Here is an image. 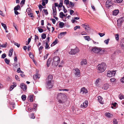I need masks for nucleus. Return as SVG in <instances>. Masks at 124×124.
Here are the masks:
<instances>
[{
  "label": "nucleus",
  "mask_w": 124,
  "mask_h": 124,
  "mask_svg": "<svg viewBox=\"0 0 124 124\" xmlns=\"http://www.w3.org/2000/svg\"><path fill=\"white\" fill-rule=\"evenodd\" d=\"M84 37L85 40H87L88 41L91 40V39L88 36H84Z\"/></svg>",
  "instance_id": "nucleus-25"
},
{
  "label": "nucleus",
  "mask_w": 124,
  "mask_h": 124,
  "mask_svg": "<svg viewBox=\"0 0 124 124\" xmlns=\"http://www.w3.org/2000/svg\"><path fill=\"white\" fill-rule=\"evenodd\" d=\"M1 25L3 27L4 29L5 30H6L7 29V27L6 25L3 23H1Z\"/></svg>",
  "instance_id": "nucleus-34"
},
{
  "label": "nucleus",
  "mask_w": 124,
  "mask_h": 124,
  "mask_svg": "<svg viewBox=\"0 0 124 124\" xmlns=\"http://www.w3.org/2000/svg\"><path fill=\"white\" fill-rule=\"evenodd\" d=\"M4 60L6 63L7 64H8L10 62V60L8 59L7 58H6Z\"/></svg>",
  "instance_id": "nucleus-32"
},
{
  "label": "nucleus",
  "mask_w": 124,
  "mask_h": 124,
  "mask_svg": "<svg viewBox=\"0 0 124 124\" xmlns=\"http://www.w3.org/2000/svg\"><path fill=\"white\" fill-rule=\"evenodd\" d=\"M116 70L110 71H108L107 73V75L108 77H111L115 76L116 73Z\"/></svg>",
  "instance_id": "nucleus-4"
},
{
  "label": "nucleus",
  "mask_w": 124,
  "mask_h": 124,
  "mask_svg": "<svg viewBox=\"0 0 124 124\" xmlns=\"http://www.w3.org/2000/svg\"><path fill=\"white\" fill-rule=\"evenodd\" d=\"M121 81L122 82L124 83V77L121 79Z\"/></svg>",
  "instance_id": "nucleus-64"
},
{
  "label": "nucleus",
  "mask_w": 124,
  "mask_h": 124,
  "mask_svg": "<svg viewBox=\"0 0 124 124\" xmlns=\"http://www.w3.org/2000/svg\"><path fill=\"white\" fill-rule=\"evenodd\" d=\"M112 104L113 106L116 107V105H117V103L116 102H114Z\"/></svg>",
  "instance_id": "nucleus-63"
},
{
  "label": "nucleus",
  "mask_w": 124,
  "mask_h": 124,
  "mask_svg": "<svg viewBox=\"0 0 124 124\" xmlns=\"http://www.w3.org/2000/svg\"><path fill=\"white\" fill-rule=\"evenodd\" d=\"M38 31L39 32L41 33V32H43V29L40 28H39V27H38Z\"/></svg>",
  "instance_id": "nucleus-45"
},
{
  "label": "nucleus",
  "mask_w": 124,
  "mask_h": 124,
  "mask_svg": "<svg viewBox=\"0 0 124 124\" xmlns=\"http://www.w3.org/2000/svg\"><path fill=\"white\" fill-rule=\"evenodd\" d=\"M98 100L99 102L101 104H102L103 102L102 101V97L101 96H99L98 97Z\"/></svg>",
  "instance_id": "nucleus-21"
},
{
  "label": "nucleus",
  "mask_w": 124,
  "mask_h": 124,
  "mask_svg": "<svg viewBox=\"0 0 124 124\" xmlns=\"http://www.w3.org/2000/svg\"><path fill=\"white\" fill-rule=\"evenodd\" d=\"M31 37L30 38H29L28 39V42H27V44L26 43V45H27L28 44H29L30 42V41H31Z\"/></svg>",
  "instance_id": "nucleus-53"
},
{
  "label": "nucleus",
  "mask_w": 124,
  "mask_h": 124,
  "mask_svg": "<svg viewBox=\"0 0 124 124\" xmlns=\"http://www.w3.org/2000/svg\"><path fill=\"white\" fill-rule=\"evenodd\" d=\"M109 39H108L107 40H105L104 41V42L107 45L108 44L109 42Z\"/></svg>",
  "instance_id": "nucleus-48"
},
{
  "label": "nucleus",
  "mask_w": 124,
  "mask_h": 124,
  "mask_svg": "<svg viewBox=\"0 0 124 124\" xmlns=\"http://www.w3.org/2000/svg\"><path fill=\"white\" fill-rule=\"evenodd\" d=\"M21 98L23 101H25L26 100V96L25 95H23L22 96Z\"/></svg>",
  "instance_id": "nucleus-33"
},
{
  "label": "nucleus",
  "mask_w": 124,
  "mask_h": 124,
  "mask_svg": "<svg viewBox=\"0 0 124 124\" xmlns=\"http://www.w3.org/2000/svg\"><path fill=\"white\" fill-rule=\"evenodd\" d=\"M25 0H22L20 3V4H23L25 3Z\"/></svg>",
  "instance_id": "nucleus-60"
},
{
  "label": "nucleus",
  "mask_w": 124,
  "mask_h": 124,
  "mask_svg": "<svg viewBox=\"0 0 124 124\" xmlns=\"http://www.w3.org/2000/svg\"><path fill=\"white\" fill-rule=\"evenodd\" d=\"M99 34L101 37H102L105 35V34L103 33H99Z\"/></svg>",
  "instance_id": "nucleus-56"
},
{
  "label": "nucleus",
  "mask_w": 124,
  "mask_h": 124,
  "mask_svg": "<svg viewBox=\"0 0 124 124\" xmlns=\"http://www.w3.org/2000/svg\"><path fill=\"white\" fill-rule=\"evenodd\" d=\"M53 78V76L51 75H49L46 80V86L48 89L52 88L53 85V83L51 81Z\"/></svg>",
  "instance_id": "nucleus-1"
},
{
  "label": "nucleus",
  "mask_w": 124,
  "mask_h": 124,
  "mask_svg": "<svg viewBox=\"0 0 124 124\" xmlns=\"http://www.w3.org/2000/svg\"><path fill=\"white\" fill-rule=\"evenodd\" d=\"M106 67V64L104 62L99 64L97 66L98 69L99 71L100 72H102L105 71Z\"/></svg>",
  "instance_id": "nucleus-2"
},
{
  "label": "nucleus",
  "mask_w": 124,
  "mask_h": 124,
  "mask_svg": "<svg viewBox=\"0 0 124 124\" xmlns=\"http://www.w3.org/2000/svg\"><path fill=\"white\" fill-rule=\"evenodd\" d=\"M14 45L18 47H19L20 46V44H19L15 42L14 43Z\"/></svg>",
  "instance_id": "nucleus-49"
},
{
  "label": "nucleus",
  "mask_w": 124,
  "mask_h": 124,
  "mask_svg": "<svg viewBox=\"0 0 124 124\" xmlns=\"http://www.w3.org/2000/svg\"><path fill=\"white\" fill-rule=\"evenodd\" d=\"M29 56L30 57L31 59H33L34 58L33 55L31 54V53H30L29 54Z\"/></svg>",
  "instance_id": "nucleus-47"
},
{
  "label": "nucleus",
  "mask_w": 124,
  "mask_h": 124,
  "mask_svg": "<svg viewBox=\"0 0 124 124\" xmlns=\"http://www.w3.org/2000/svg\"><path fill=\"white\" fill-rule=\"evenodd\" d=\"M64 15V14L63 12H61L59 14V15L60 16V17L61 18H62L63 17V15Z\"/></svg>",
  "instance_id": "nucleus-39"
},
{
  "label": "nucleus",
  "mask_w": 124,
  "mask_h": 124,
  "mask_svg": "<svg viewBox=\"0 0 124 124\" xmlns=\"http://www.w3.org/2000/svg\"><path fill=\"white\" fill-rule=\"evenodd\" d=\"M74 11L73 10H71L70 11V14L71 15H72L74 13Z\"/></svg>",
  "instance_id": "nucleus-61"
},
{
  "label": "nucleus",
  "mask_w": 124,
  "mask_h": 124,
  "mask_svg": "<svg viewBox=\"0 0 124 124\" xmlns=\"http://www.w3.org/2000/svg\"><path fill=\"white\" fill-rule=\"evenodd\" d=\"M41 37L43 39H45L46 37V35L45 34L43 33L41 35Z\"/></svg>",
  "instance_id": "nucleus-38"
},
{
  "label": "nucleus",
  "mask_w": 124,
  "mask_h": 124,
  "mask_svg": "<svg viewBox=\"0 0 124 124\" xmlns=\"http://www.w3.org/2000/svg\"><path fill=\"white\" fill-rule=\"evenodd\" d=\"M40 77V75L39 74H36L33 75V78L34 80H36L37 78H39Z\"/></svg>",
  "instance_id": "nucleus-19"
},
{
  "label": "nucleus",
  "mask_w": 124,
  "mask_h": 124,
  "mask_svg": "<svg viewBox=\"0 0 124 124\" xmlns=\"http://www.w3.org/2000/svg\"><path fill=\"white\" fill-rule=\"evenodd\" d=\"M13 51V49L12 48L11 49L9 50V54H8V56H9L10 57L12 56Z\"/></svg>",
  "instance_id": "nucleus-26"
},
{
  "label": "nucleus",
  "mask_w": 124,
  "mask_h": 124,
  "mask_svg": "<svg viewBox=\"0 0 124 124\" xmlns=\"http://www.w3.org/2000/svg\"><path fill=\"white\" fill-rule=\"evenodd\" d=\"M118 97L120 100H122L123 99H124V95H123L119 94L118 96Z\"/></svg>",
  "instance_id": "nucleus-30"
},
{
  "label": "nucleus",
  "mask_w": 124,
  "mask_h": 124,
  "mask_svg": "<svg viewBox=\"0 0 124 124\" xmlns=\"http://www.w3.org/2000/svg\"><path fill=\"white\" fill-rule=\"evenodd\" d=\"M88 101H85L83 103V104H82L81 105V107H84V108H86L87 106L88 105Z\"/></svg>",
  "instance_id": "nucleus-13"
},
{
  "label": "nucleus",
  "mask_w": 124,
  "mask_h": 124,
  "mask_svg": "<svg viewBox=\"0 0 124 124\" xmlns=\"http://www.w3.org/2000/svg\"><path fill=\"white\" fill-rule=\"evenodd\" d=\"M20 8V6L19 5H17L14 8V11H17Z\"/></svg>",
  "instance_id": "nucleus-27"
},
{
  "label": "nucleus",
  "mask_w": 124,
  "mask_h": 124,
  "mask_svg": "<svg viewBox=\"0 0 124 124\" xmlns=\"http://www.w3.org/2000/svg\"><path fill=\"white\" fill-rule=\"evenodd\" d=\"M51 20L52 21L53 23L54 24L55 23L56 21L53 18H52L51 19Z\"/></svg>",
  "instance_id": "nucleus-55"
},
{
  "label": "nucleus",
  "mask_w": 124,
  "mask_h": 124,
  "mask_svg": "<svg viewBox=\"0 0 124 124\" xmlns=\"http://www.w3.org/2000/svg\"><path fill=\"white\" fill-rule=\"evenodd\" d=\"M59 90L60 91H69V90L68 89H59Z\"/></svg>",
  "instance_id": "nucleus-44"
},
{
  "label": "nucleus",
  "mask_w": 124,
  "mask_h": 124,
  "mask_svg": "<svg viewBox=\"0 0 124 124\" xmlns=\"http://www.w3.org/2000/svg\"><path fill=\"white\" fill-rule=\"evenodd\" d=\"M6 54H3L1 55V58H4L6 57Z\"/></svg>",
  "instance_id": "nucleus-52"
},
{
  "label": "nucleus",
  "mask_w": 124,
  "mask_h": 124,
  "mask_svg": "<svg viewBox=\"0 0 124 124\" xmlns=\"http://www.w3.org/2000/svg\"><path fill=\"white\" fill-rule=\"evenodd\" d=\"M75 71H76L75 73V74L77 76L79 77L80 76L79 74L80 72V70L78 69L77 68L75 69Z\"/></svg>",
  "instance_id": "nucleus-16"
},
{
  "label": "nucleus",
  "mask_w": 124,
  "mask_h": 124,
  "mask_svg": "<svg viewBox=\"0 0 124 124\" xmlns=\"http://www.w3.org/2000/svg\"><path fill=\"white\" fill-rule=\"evenodd\" d=\"M116 80V79L114 78H112L110 79V81L111 82H114Z\"/></svg>",
  "instance_id": "nucleus-58"
},
{
  "label": "nucleus",
  "mask_w": 124,
  "mask_h": 124,
  "mask_svg": "<svg viewBox=\"0 0 124 124\" xmlns=\"http://www.w3.org/2000/svg\"><path fill=\"white\" fill-rule=\"evenodd\" d=\"M85 29L86 31L88 32L90 30V28L88 26L86 25L85 28Z\"/></svg>",
  "instance_id": "nucleus-28"
},
{
  "label": "nucleus",
  "mask_w": 124,
  "mask_h": 124,
  "mask_svg": "<svg viewBox=\"0 0 124 124\" xmlns=\"http://www.w3.org/2000/svg\"><path fill=\"white\" fill-rule=\"evenodd\" d=\"M33 95H29L28 97V100L30 101L31 102H32L33 101Z\"/></svg>",
  "instance_id": "nucleus-18"
},
{
  "label": "nucleus",
  "mask_w": 124,
  "mask_h": 124,
  "mask_svg": "<svg viewBox=\"0 0 124 124\" xmlns=\"http://www.w3.org/2000/svg\"><path fill=\"white\" fill-rule=\"evenodd\" d=\"M109 85L108 84H105L102 86V89L105 90H107L109 87Z\"/></svg>",
  "instance_id": "nucleus-10"
},
{
  "label": "nucleus",
  "mask_w": 124,
  "mask_h": 124,
  "mask_svg": "<svg viewBox=\"0 0 124 124\" xmlns=\"http://www.w3.org/2000/svg\"><path fill=\"white\" fill-rule=\"evenodd\" d=\"M105 116L108 118H110L111 117V116L112 115H111L110 113L109 112H106L105 113Z\"/></svg>",
  "instance_id": "nucleus-23"
},
{
  "label": "nucleus",
  "mask_w": 124,
  "mask_h": 124,
  "mask_svg": "<svg viewBox=\"0 0 124 124\" xmlns=\"http://www.w3.org/2000/svg\"><path fill=\"white\" fill-rule=\"evenodd\" d=\"M66 33V32H64L61 33L58 35V38H61L63 37Z\"/></svg>",
  "instance_id": "nucleus-12"
},
{
  "label": "nucleus",
  "mask_w": 124,
  "mask_h": 124,
  "mask_svg": "<svg viewBox=\"0 0 124 124\" xmlns=\"http://www.w3.org/2000/svg\"><path fill=\"white\" fill-rule=\"evenodd\" d=\"M121 52V50H116L114 52V54H118L119 53Z\"/></svg>",
  "instance_id": "nucleus-22"
},
{
  "label": "nucleus",
  "mask_w": 124,
  "mask_h": 124,
  "mask_svg": "<svg viewBox=\"0 0 124 124\" xmlns=\"http://www.w3.org/2000/svg\"><path fill=\"white\" fill-rule=\"evenodd\" d=\"M49 42H46V46L45 47V48L46 49H49L50 47H49V45H48V43Z\"/></svg>",
  "instance_id": "nucleus-29"
},
{
  "label": "nucleus",
  "mask_w": 124,
  "mask_h": 124,
  "mask_svg": "<svg viewBox=\"0 0 124 124\" xmlns=\"http://www.w3.org/2000/svg\"><path fill=\"white\" fill-rule=\"evenodd\" d=\"M35 42L36 41V40L37 39H38L39 38L38 36H37L36 35H35Z\"/></svg>",
  "instance_id": "nucleus-57"
},
{
  "label": "nucleus",
  "mask_w": 124,
  "mask_h": 124,
  "mask_svg": "<svg viewBox=\"0 0 124 124\" xmlns=\"http://www.w3.org/2000/svg\"><path fill=\"white\" fill-rule=\"evenodd\" d=\"M79 51V49L78 48L75 49H71L70 51L69 52V54L72 55H74Z\"/></svg>",
  "instance_id": "nucleus-5"
},
{
  "label": "nucleus",
  "mask_w": 124,
  "mask_h": 124,
  "mask_svg": "<svg viewBox=\"0 0 124 124\" xmlns=\"http://www.w3.org/2000/svg\"><path fill=\"white\" fill-rule=\"evenodd\" d=\"M43 10L44 11V12L45 13V15H47L48 14V13L47 11V10L45 9H43Z\"/></svg>",
  "instance_id": "nucleus-46"
},
{
  "label": "nucleus",
  "mask_w": 124,
  "mask_h": 124,
  "mask_svg": "<svg viewBox=\"0 0 124 124\" xmlns=\"http://www.w3.org/2000/svg\"><path fill=\"white\" fill-rule=\"evenodd\" d=\"M13 26H14V27L15 28V29H16V30L17 31V26L16 25L15 23H13Z\"/></svg>",
  "instance_id": "nucleus-62"
},
{
  "label": "nucleus",
  "mask_w": 124,
  "mask_h": 124,
  "mask_svg": "<svg viewBox=\"0 0 124 124\" xmlns=\"http://www.w3.org/2000/svg\"><path fill=\"white\" fill-rule=\"evenodd\" d=\"M100 79H97L96 80L95 83V85H97L99 84V80Z\"/></svg>",
  "instance_id": "nucleus-37"
},
{
  "label": "nucleus",
  "mask_w": 124,
  "mask_h": 124,
  "mask_svg": "<svg viewBox=\"0 0 124 124\" xmlns=\"http://www.w3.org/2000/svg\"><path fill=\"white\" fill-rule=\"evenodd\" d=\"M87 63L86 60L85 59H83L81 61L80 64L81 65H86Z\"/></svg>",
  "instance_id": "nucleus-15"
},
{
  "label": "nucleus",
  "mask_w": 124,
  "mask_h": 124,
  "mask_svg": "<svg viewBox=\"0 0 124 124\" xmlns=\"http://www.w3.org/2000/svg\"><path fill=\"white\" fill-rule=\"evenodd\" d=\"M60 58L57 56H55L53 59V61L52 63V64L54 66H57L59 63L60 62Z\"/></svg>",
  "instance_id": "nucleus-3"
},
{
  "label": "nucleus",
  "mask_w": 124,
  "mask_h": 124,
  "mask_svg": "<svg viewBox=\"0 0 124 124\" xmlns=\"http://www.w3.org/2000/svg\"><path fill=\"white\" fill-rule=\"evenodd\" d=\"M20 87L22 89L23 91H25L27 89V87L26 85L24 84L23 83H22L20 84Z\"/></svg>",
  "instance_id": "nucleus-8"
},
{
  "label": "nucleus",
  "mask_w": 124,
  "mask_h": 124,
  "mask_svg": "<svg viewBox=\"0 0 124 124\" xmlns=\"http://www.w3.org/2000/svg\"><path fill=\"white\" fill-rule=\"evenodd\" d=\"M51 59L49 58L48 59L47 63V67H48L50 65L51 62Z\"/></svg>",
  "instance_id": "nucleus-24"
},
{
  "label": "nucleus",
  "mask_w": 124,
  "mask_h": 124,
  "mask_svg": "<svg viewBox=\"0 0 124 124\" xmlns=\"http://www.w3.org/2000/svg\"><path fill=\"white\" fill-rule=\"evenodd\" d=\"M48 54H46V55H45L44 56V60L47 58V57L48 56Z\"/></svg>",
  "instance_id": "nucleus-59"
},
{
  "label": "nucleus",
  "mask_w": 124,
  "mask_h": 124,
  "mask_svg": "<svg viewBox=\"0 0 124 124\" xmlns=\"http://www.w3.org/2000/svg\"><path fill=\"white\" fill-rule=\"evenodd\" d=\"M101 50L100 48H98L97 47H94L93 48L92 50L94 52L96 53H98L100 52Z\"/></svg>",
  "instance_id": "nucleus-9"
},
{
  "label": "nucleus",
  "mask_w": 124,
  "mask_h": 124,
  "mask_svg": "<svg viewBox=\"0 0 124 124\" xmlns=\"http://www.w3.org/2000/svg\"><path fill=\"white\" fill-rule=\"evenodd\" d=\"M8 44L7 42H5V43L1 46V47H6L7 45Z\"/></svg>",
  "instance_id": "nucleus-36"
},
{
  "label": "nucleus",
  "mask_w": 124,
  "mask_h": 124,
  "mask_svg": "<svg viewBox=\"0 0 124 124\" xmlns=\"http://www.w3.org/2000/svg\"><path fill=\"white\" fill-rule=\"evenodd\" d=\"M59 26L61 28H62L63 27L64 25V23L62 22H60L59 23Z\"/></svg>",
  "instance_id": "nucleus-40"
},
{
  "label": "nucleus",
  "mask_w": 124,
  "mask_h": 124,
  "mask_svg": "<svg viewBox=\"0 0 124 124\" xmlns=\"http://www.w3.org/2000/svg\"><path fill=\"white\" fill-rule=\"evenodd\" d=\"M81 93H82L83 94H86L87 93V90L85 87H83L81 89Z\"/></svg>",
  "instance_id": "nucleus-14"
},
{
  "label": "nucleus",
  "mask_w": 124,
  "mask_h": 124,
  "mask_svg": "<svg viewBox=\"0 0 124 124\" xmlns=\"http://www.w3.org/2000/svg\"><path fill=\"white\" fill-rule=\"evenodd\" d=\"M57 40H55L51 44V45H53V46L55 45L57 43Z\"/></svg>",
  "instance_id": "nucleus-41"
},
{
  "label": "nucleus",
  "mask_w": 124,
  "mask_h": 124,
  "mask_svg": "<svg viewBox=\"0 0 124 124\" xmlns=\"http://www.w3.org/2000/svg\"><path fill=\"white\" fill-rule=\"evenodd\" d=\"M113 123L114 124H118V122L116 119H114L113 120Z\"/></svg>",
  "instance_id": "nucleus-42"
},
{
  "label": "nucleus",
  "mask_w": 124,
  "mask_h": 124,
  "mask_svg": "<svg viewBox=\"0 0 124 124\" xmlns=\"http://www.w3.org/2000/svg\"><path fill=\"white\" fill-rule=\"evenodd\" d=\"M115 38L116 40H118L119 39V35L117 34L115 36Z\"/></svg>",
  "instance_id": "nucleus-54"
},
{
  "label": "nucleus",
  "mask_w": 124,
  "mask_h": 124,
  "mask_svg": "<svg viewBox=\"0 0 124 124\" xmlns=\"http://www.w3.org/2000/svg\"><path fill=\"white\" fill-rule=\"evenodd\" d=\"M58 97L60 98L61 97L62 99L64 100L66 98V96L65 94L62 93H60L58 95Z\"/></svg>",
  "instance_id": "nucleus-7"
},
{
  "label": "nucleus",
  "mask_w": 124,
  "mask_h": 124,
  "mask_svg": "<svg viewBox=\"0 0 124 124\" xmlns=\"http://www.w3.org/2000/svg\"><path fill=\"white\" fill-rule=\"evenodd\" d=\"M119 12V11L118 10H115L113 12V15L114 16H116L118 14Z\"/></svg>",
  "instance_id": "nucleus-20"
},
{
  "label": "nucleus",
  "mask_w": 124,
  "mask_h": 124,
  "mask_svg": "<svg viewBox=\"0 0 124 124\" xmlns=\"http://www.w3.org/2000/svg\"><path fill=\"white\" fill-rule=\"evenodd\" d=\"M116 3H120L122 2L123 0H114Z\"/></svg>",
  "instance_id": "nucleus-50"
},
{
  "label": "nucleus",
  "mask_w": 124,
  "mask_h": 124,
  "mask_svg": "<svg viewBox=\"0 0 124 124\" xmlns=\"http://www.w3.org/2000/svg\"><path fill=\"white\" fill-rule=\"evenodd\" d=\"M113 4L112 1L111 0H107L106 2V6L108 8L111 6Z\"/></svg>",
  "instance_id": "nucleus-6"
},
{
  "label": "nucleus",
  "mask_w": 124,
  "mask_h": 124,
  "mask_svg": "<svg viewBox=\"0 0 124 124\" xmlns=\"http://www.w3.org/2000/svg\"><path fill=\"white\" fill-rule=\"evenodd\" d=\"M124 21V17H122L117 20V24L119 23L120 25Z\"/></svg>",
  "instance_id": "nucleus-11"
},
{
  "label": "nucleus",
  "mask_w": 124,
  "mask_h": 124,
  "mask_svg": "<svg viewBox=\"0 0 124 124\" xmlns=\"http://www.w3.org/2000/svg\"><path fill=\"white\" fill-rule=\"evenodd\" d=\"M52 9L53 11V14L56 15V8L55 7L53 6L52 7Z\"/></svg>",
  "instance_id": "nucleus-17"
},
{
  "label": "nucleus",
  "mask_w": 124,
  "mask_h": 124,
  "mask_svg": "<svg viewBox=\"0 0 124 124\" xmlns=\"http://www.w3.org/2000/svg\"><path fill=\"white\" fill-rule=\"evenodd\" d=\"M63 3V1L62 0H61L60 2L58 5V7L59 8H61L62 6V4Z\"/></svg>",
  "instance_id": "nucleus-31"
},
{
  "label": "nucleus",
  "mask_w": 124,
  "mask_h": 124,
  "mask_svg": "<svg viewBox=\"0 0 124 124\" xmlns=\"http://www.w3.org/2000/svg\"><path fill=\"white\" fill-rule=\"evenodd\" d=\"M64 2L66 5H68L69 3V1L68 0H65Z\"/></svg>",
  "instance_id": "nucleus-51"
},
{
  "label": "nucleus",
  "mask_w": 124,
  "mask_h": 124,
  "mask_svg": "<svg viewBox=\"0 0 124 124\" xmlns=\"http://www.w3.org/2000/svg\"><path fill=\"white\" fill-rule=\"evenodd\" d=\"M80 28V27L79 26H76L74 28V30L75 31L77 29H79Z\"/></svg>",
  "instance_id": "nucleus-43"
},
{
  "label": "nucleus",
  "mask_w": 124,
  "mask_h": 124,
  "mask_svg": "<svg viewBox=\"0 0 124 124\" xmlns=\"http://www.w3.org/2000/svg\"><path fill=\"white\" fill-rule=\"evenodd\" d=\"M16 86V85H12L10 87V91H11Z\"/></svg>",
  "instance_id": "nucleus-35"
}]
</instances>
